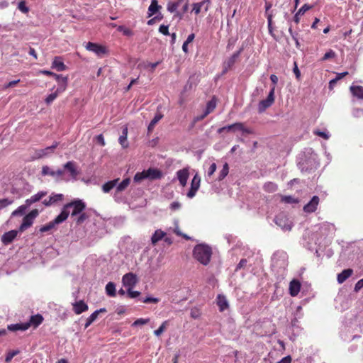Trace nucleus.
<instances>
[{
  "instance_id": "1",
  "label": "nucleus",
  "mask_w": 363,
  "mask_h": 363,
  "mask_svg": "<svg viewBox=\"0 0 363 363\" xmlns=\"http://www.w3.org/2000/svg\"><path fill=\"white\" fill-rule=\"evenodd\" d=\"M212 253L211 247L206 244L196 245L193 250L194 258L204 266L209 264Z\"/></svg>"
},
{
  "instance_id": "2",
  "label": "nucleus",
  "mask_w": 363,
  "mask_h": 363,
  "mask_svg": "<svg viewBox=\"0 0 363 363\" xmlns=\"http://www.w3.org/2000/svg\"><path fill=\"white\" fill-rule=\"evenodd\" d=\"M162 177V172L158 169L149 168L147 170H144L142 172H138L134 176L133 180L135 182H140L145 179L150 180L160 179Z\"/></svg>"
},
{
  "instance_id": "3",
  "label": "nucleus",
  "mask_w": 363,
  "mask_h": 363,
  "mask_svg": "<svg viewBox=\"0 0 363 363\" xmlns=\"http://www.w3.org/2000/svg\"><path fill=\"white\" fill-rule=\"evenodd\" d=\"M39 211L38 209L32 210L29 213L26 215L23 218V222L18 228L19 232H23L28 228H30L35 220V218L38 216Z\"/></svg>"
},
{
  "instance_id": "4",
  "label": "nucleus",
  "mask_w": 363,
  "mask_h": 363,
  "mask_svg": "<svg viewBox=\"0 0 363 363\" xmlns=\"http://www.w3.org/2000/svg\"><path fill=\"white\" fill-rule=\"evenodd\" d=\"M275 223L284 230L290 231L292 228L293 223L289 219L287 216L284 213H280L275 216Z\"/></svg>"
},
{
  "instance_id": "5",
  "label": "nucleus",
  "mask_w": 363,
  "mask_h": 363,
  "mask_svg": "<svg viewBox=\"0 0 363 363\" xmlns=\"http://www.w3.org/2000/svg\"><path fill=\"white\" fill-rule=\"evenodd\" d=\"M65 208H67V210H68V208H73L71 216H75L80 214L81 213L83 212V211L86 208V204L81 199H75V200L65 204Z\"/></svg>"
},
{
  "instance_id": "6",
  "label": "nucleus",
  "mask_w": 363,
  "mask_h": 363,
  "mask_svg": "<svg viewBox=\"0 0 363 363\" xmlns=\"http://www.w3.org/2000/svg\"><path fill=\"white\" fill-rule=\"evenodd\" d=\"M274 102V86H273L267 99L259 101L258 104V112L263 113L267 108L270 107Z\"/></svg>"
},
{
  "instance_id": "7",
  "label": "nucleus",
  "mask_w": 363,
  "mask_h": 363,
  "mask_svg": "<svg viewBox=\"0 0 363 363\" xmlns=\"http://www.w3.org/2000/svg\"><path fill=\"white\" fill-rule=\"evenodd\" d=\"M59 144L60 143L58 142L55 141L50 146H48L43 149L36 150L35 152V158L40 159L50 156L55 152V150L58 147Z\"/></svg>"
},
{
  "instance_id": "8",
  "label": "nucleus",
  "mask_w": 363,
  "mask_h": 363,
  "mask_svg": "<svg viewBox=\"0 0 363 363\" xmlns=\"http://www.w3.org/2000/svg\"><path fill=\"white\" fill-rule=\"evenodd\" d=\"M200 182L201 178L198 174H196L191 180V188L186 194L187 197L191 199L196 195V191L200 187Z\"/></svg>"
},
{
  "instance_id": "9",
  "label": "nucleus",
  "mask_w": 363,
  "mask_h": 363,
  "mask_svg": "<svg viewBox=\"0 0 363 363\" xmlns=\"http://www.w3.org/2000/svg\"><path fill=\"white\" fill-rule=\"evenodd\" d=\"M86 48L89 51L93 52L99 56L107 52L106 47L91 42H89L86 44Z\"/></svg>"
},
{
  "instance_id": "10",
  "label": "nucleus",
  "mask_w": 363,
  "mask_h": 363,
  "mask_svg": "<svg viewBox=\"0 0 363 363\" xmlns=\"http://www.w3.org/2000/svg\"><path fill=\"white\" fill-rule=\"evenodd\" d=\"M123 286L133 288L138 282L137 277L135 274L129 272L125 274L122 278Z\"/></svg>"
},
{
  "instance_id": "11",
  "label": "nucleus",
  "mask_w": 363,
  "mask_h": 363,
  "mask_svg": "<svg viewBox=\"0 0 363 363\" xmlns=\"http://www.w3.org/2000/svg\"><path fill=\"white\" fill-rule=\"evenodd\" d=\"M320 199L318 196H313L311 201L303 206V211L308 213H313L316 211Z\"/></svg>"
},
{
  "instance_id": "12",
  "label": "nucleus",
  "mask_w": 363,
  "mask_h": 363,
  "mask_svg": "<svg viewBox=\"0 0 363 363\" xmlns=\"http://www.w3.org/2000/svg\"><path fill=\"white\" fill-rule=\"evenodd\" d=\"M18 232H19L18 230H10V231H8V232H6L5 233H4L1 238L2 243L4 245H8L11 244L13 241V240L16 238Z\"/></svg>"
},
{
  "instance_id": "13",
  "label": "nucleus",
  "mask_w": 363,
  "mask_h": 363,
  "mask_svg": "<svg viewBox=\"0 0 363 363\" xmlns=\"http://www.w3.org/2000/svg\"><path fill=\"white\" fill-rule=\"evenodd\" d=\"M42 174L45 175H50L54 178H60L64 174V170L62 169H57V171H54L51 169L48 166H43L42 168Z\"/></svg>"
},
{
  "instance_id": "14",
  "label": "nucleus",
  "mask_w": 363,
  "mask_h": 363,
  "mask_svg": "<svg viewBox=\"0 0 363 363\" xmlns=\"http://www.w3.org/2000/svg\"><path fill=\"white\" fill-rule=\"evenodd\" d=\"M64 169L69 172L72 179H76L79 172L77 169L76 164L73 161H69L64 164Z\"/></svg>"
},
{
  "instance_id": "15",
  "label": "nucleus",
  "mask_w": 363,
  "mask_h": 363,
  "mask_svg": "<svg viewBox=\"0 0 363 363\" xmlns=\"http://www.w3.org/2000/svg\"><path fill=\"white\" fill-rule=\"evenodd\" d=\"M242 51V48H240L238 51L235 52L228 60H226L224 62V69L223 71V73H225L228 71V69L235 64L237 58L240 56Z\"/></svg>"
},
{
  "instance_id": "16",
  "label": "nucleus",
  "mask_w": 363,
  "mask_h": 363,
  "mask_svg": "<svg viewBox=\"0 0 363 363\" xmlns=\"http://www.w3.org/2000/svg\"><path fill=\"white\" fill-rule=\"evenodd\" d=\"M177 174L180 184L182 186H185L189 175L188 169L184 168L180 169L177 172Z\"/></svg>"
},
{
  "instance_id": "17",
  "label": "nucleus",
  "mask_w": 363,
  "mask_h": 363,
  "mask_svg": "<svg viewBox=\"0 0 363 363\" xmlns=\"http://www.w3.org/2000/svg\"><path fill=\"white\" fill-rule=\"evenodd\" d=\"M54 77L59 83L57 91H64L67 86V77H63L62 74H55Z\"/></svg>"
},
{
  "instance_id": "18",
  "label": "nucleus",
  "mask_w": 363,
  "mask_h": 363,
  "mask_svg": "<svg viewBox=\"0 0 363 363\" xmlns=\"http://www.w3.org/2000/svg\"><path fill=\"white\" fill-rule=\"evenodd\" d=\"M301 289V283L296 279H293L289 284V293L291 296L298 295Z\"/></svg>"
},
{
  "instance_id": "19",
  "label": "nucleus",
  "mask_w": 363,
  "mask_h": 363,
  "mask_svg": "<svg viewBox=\"0 0 363 363\" xmlns=\"http://www.w3.org/2000/svg\"><path fill=\"white\" fill-rule=\"evenodd\" d=\"M47 195V191H39L36 194L32 196L30 199H26L25 203L28 207H29L31 204L39 201L41 199Z\"/></svg>"
},
{
  "instance_id": "20",
  "label": "nucleus",
  "mask_w": 363,
  "mask_h": 363,
  "mask_svg": "<svg viewBox=\"0 0 363 363\" xmlns=\"http://www.w3.org/2000/svg\"><path fill=\"white\" fill-rule=\"evenodd\" d=\"M69 214V212L67 208H65V206L61 211V213L52 220L55 225H58L63 223L67 220Z\"/></svg>"
},
{
  "instance_id": "21",
  "label": "nucleus",
  "mask_w": 363,
  "mask_h": 363,
  "mask_svg": "<svg viewBox=\"0 0 363 363\" xmlns=\"http://www.w3.org/2000/svg\"><path fill=\"white\" fill-rule=\"evenodd\" d=\"M52 68L55 69L58 72H61L66 70L67 66L63 63L60 57H55L52 63Z\"/></svg>"
},
{
  "instance_id": "22",
  "label": "nucleus",
  "mask_w": 363,
  "mask_h": 363,
  "mask_svg": "<svg viewBox=\"0 0 363 363\" xmlns=\"http://www.w3.org/2000/svg\"><path fill=\"white\" fill-rule=\"evenodd\" d=\"M353 274L352 269H344L342 272L337 274V280L339 284H342Z\"/></svg>"
},
{
  "instance_id": "23",
  "label": "nucleus",
  "mask_w": 363,
  "mask_h": 363,
  "mask_svg": "<svg viewBox=\"0 0 363 363\" xmlns=\"http://www.w3.org/2000/svg\"><path fill=\"white\" fill-rule=\"evenodd\" d=\"M73 309L76 314H81L88 310V306L83 301H79L73 304Z\"/></svg>"
},
{
  "instance_id": "24",
  "label": "nucleus",
  "mask_w": 363,
  "mask_h": 363,
  "mask_svg": "<svg viewBox=\"0 0 363 363\" xmlns=\"http://www.w3.org/2000/svg\"><path fill=\"white\" fill-rule=\"evenodd\" d=\"M161 8V6L158 4L157 0H151V4L148 8L147 18L151 17L155 13L158 12Z\"/></svg>"
},
{
  "instance_id": "25",
  "label": "nucleus",
  "mask_w": 363,
  "mask_h": 363,
  "mask_svg": "<svg viewBox=\"0 0 363 363\" xmlns=\"http://www.w3.org/2000/svg\"><path fill=\"white\" fill-rule=\"evenodd\" d=\"M242 128V123H235L233 124L224 126L222 128H218V133H222L223 132H230V131H235L238 130V128Z\"/></svg>"
},
{
  "instance_id": "26",
  "label": "nucleus",
  "mask_w": 363,
  "mask_h": 363,
  "mask_svg": "<svg viewBox=\"0 0 363 363\" xmlns=\"http://www.w3.org/2000/svg\"><path fill=\"white\" fill-rule=\"evenodd\" d=\"M43 320L44 318L42 315L36 314L31 315L29 322L27 323H30V326L33 325L34 328H37L43 323Z\"/></svg>"
},
{
  "instance_id": "27",
  "label": "nucleus",
  "mask_w": 363,
  "mask_h": 363,
  "mask_svg": "<svg viewBox=\"0 0 363 363\" xmlns=\"http://www.w3.org/2000/svg\"><path fill=\"white\" fill-rule=\"evenodd\" d=\"M166 233L160 229L155 230L151 238V242L153 245H155L160 240L164 238Z\"/></svg>"
},
{
  "instance_id": "28",
  "label": "nucleus",
  "mask_w": 363,
  "mask_h": 363,
  "mask_svg": "<svg viewBox=\"0 0 363 363\" xmlns=\"http://www.w3.org/2000/svg\"><path fill=\"white\" fill-rule=\"evenodd\" d=\"M199 81V76L196 75V74L190 76L184 86V89L186 91L188 89H191L193 86H196Z\"/></svg>"
},
{
  "instance_id": "29",
  "label": "nucleus",
  "mask_w": 363,
  "mask_h": 363,
  "mask_svg": "<svg viewBox=\"0 0 363 363\" xmlns=\"http://www.w3.org/2000/svg\"><path fill=\"white\" fill-rule=\"evenodd\" d=\"M30 327V323H16L11 324L8 326V329L11 331H17V330H26Z\"/></svg>"
},
{
  "instance_id": "30",
  "label": "nucleus",
  "mask_w": 363,
  "mask_h": 363,
  "mask_svg": "<svg viewBox=\"0 0 363 363\" xmlns=\"http://www.w3.org/2000/svg\"><path fill=\"white\" fill-rule=\"evenodd\" d=\"M312 7H313V6H310V5L307 4H305L303 6H302L301 8L299 9V10L295 14V16L294 17V21L296 23H298L299 21H300L299 16L303 15L305 13V12H306L307 11L311 9Z\"/></svg>"
},
{
  "instance_id": "31",
  "label": "nucleus",
  "mask_w": 363,
  "mask_h": 363,
  "mask_svg": "<svg viewBox=\"0 0 363 363\" xmlns=\"http://www.w3.org/2000/svg\"><path fill=\"white\" fill-rule=\"evenodd\" d=\"M217 304L220 311H225L228 307V303L225 296L219 294L217 297Z\"/></svg>"
},
{
  "instance_id": "32",
  "label": "nucleus",
  "mask_w": 363,
  "mask_h": 363,
  "mask_svg": "<svg viewBox=\"0 0 363 363\" xmlns=\"http://www.w3.org/2000/svg\"><path fill=\"white\" fill-rule=\"evenodd\" d=\"M163 118V114L160 113H157L154 118H152V120L150 121L148 127H147V133H150L154 128H155V125L160 121V120H161L162 118Z\"/></svg>"
},
{
  "instance_id": "33",
  "label": "nucleus",
  "mask_w": 363,
  "mask_h": 363,
  "mask_svg": "<svg viewBox=\"0 0 363 363\" xmlns=\"http://www.w3.org/2000/svg\"><path fill=\"white\" fill-rule=\"evenodd\" d=\"M128 128L125 126L122 130V135L119 137V143L123 148L128 147V143L127 142Z\"/></svg>"
},
{
  "instance_id": "34",
  "label": "nucleus",
  "mask_w": 363,
  "mask_h": 363,
  "mask_svg": "<svg viewBox=\"0 0 363 363\" xmlns=\"http://www.w3.org/2000/svg\"><path fill=\"white\" fill-rule=\"evenodd\" d=\"M350 91L352 94L358 99H363V86H351Z\"/></svg>"
},
{
  "instance_id": "35",
  "label": "nucleus",
  "mask_w": 363,
  "mask_h": 363,
  "mask_svg": "<svg viewBox=\"0 0 363 363\" xmlns=\"http://www.w3.org/2000/svg\"><path fill=\"white\" fill-rule=\"evenodd\" d=\"M106 294L109 296L114 297L116 295V285L113 282H108L106 286Z\"/></svg>"
},
{
  "instance_id": "36",
  "label": "nucleus",
  "mask_w": 363,
  "mask_h": 363,
  "mask_svg": "<svg viewBox=\"0 0 363 363\" xmlns=\"http://www.w3.org/2000/svg\"><path fill=\"white\" fill-rule=\"evenodd\" d=\"M217 100L215 96H213L209 101H208L206 108V114H209L211 113L216 107Z\"/></svg>"
},
{
  "instance_id": "37",
  "label": "nucleus",
  "mask_w": 363,
  "mask_h": 363,
  "mask_svg": "<svg viewBox=\"0 0 363 363\" xmlns=\"http://www.w3.org/2000/svg\"><path fill=\"white\" fill-rule=\"evenodd\" d=\"M118 179L106 182L102 186V189L105 193L109 192L114 186H116Z\"/></svg>"
},
{
  "instance_id": "38",
  "label": "nucleus",
  "mask_w": 363,
  "mask_h": 363,
  "mask_svg": "<svg viewBox=\"0 0 363 363\" xmlns=\"http://www.w3.org/2000/svg\"><path fill=\"white\" fill-rule=\"evenodd\" d=\"M265 191L269 193L275 192L278 189V186L274 182H267L263 186Z\"/></svg>"
},
{
  "instance_id": "39",
  "label": "nucleus",
  "mask_w": 363,
  "mask_h": 363,
  "mask_svg": "<svg viewBox=\"0 0 363 363\" xmlns=\"http://www.w3.org/2000/svg\"><path fill=\"white\" fill-rule=\"evenodd\" d=\"M130 182V178L123 179L116 187L117 192H121L125 190Z\"/></svg>"
},
{
  "instance_id": "40",
  "label": "nucleus",
  "mask_w": 363,
  "mask_h": 363,
  "mask_svg": "<svg viewBox=\"0 0 363 363\" xmlns=\"http://www.w3.org/2000/svg\"><path fill=\"white\" fill-rule=\"evenodd\" d=\"M28 206L25 203L24 205L20 206L17 209L13 211L11 213V216H23L26 213V210L27 209Z\"/></svg>"
},
{
  "instance_id": "41",
  "label": "nucleus",
  "mask_w": 363,
  "mask_h": 363,
  "mask_svg": "<svg viewBox=\"0 0 363 363\" xmlns=\"http://www.w3.org/2000/svg\"><path fill=\"white\" fill-rule=\"evenodd\" d=\"M228 172H229V166H228V163H225L223 166V169H221V171L219 173L218 179L219 181L223 180L228 175Z\"/></svg>"
},
{
  "instance_id": "42",
  "label": "nucleus",
  "mask_w": 363,
  "mask_h": 363,
  "mask_svg": "<svg viewBox=\"0 0 363 363\" xmlns=\"http://www.w3.org/2000/svg\"><path fill=\"white\" fill-rule=\"evenodd\" d=\"M50 201L52 202V205L56 203L59 201H61L64 199V195L62 194H52V195L49 197Z\"/></svg>"
},
{
  "instance_id": "43",
  "label": "nucleus",
  "mask_w": 363,
  "mask_h": 363,
  "mask_svg": "<svg viewBox=\"0 0 363 363\" xmlns=\"http://www.w3.org/2000/svg\"><path fill=\"white\" fill-rule=\"evenodd\" d=\"M281 201L286 203H298L299 202L298 199L294 198L291 196H283Z\"/></svg>"
},
{
  "instance_id": "44",
  "label": "nucleus",
  "mask_w": 363,
  "mask_h": 363,
  "mask_svg": "<svg viewBox=\"0 0 363 363\" xmlns=\"http://www.w3.org/2000/svg\"><path fill=\"white\" fill-rule=\"evenodd\" d=\"M117 30L120 32H122L123 34L125 36H132L133 35V32L124 26H118Z\"/></svg>"
},
{
  "instance_id": "45",
  "label": "nucleus",
  "mask_w": 363,
  "mask_h": 363,
  "mask_svg": "<svg viewBox=\"0 0 363 363\" xmlns=\"http://www.w3.org/2000/svg\"><path fill=\"white\" fill-rule=\"evenodd\" d=\"M62 91H57V89L54 93H52L49 94L46 99H45V101L47 104H51L58 96L59 93H61Z\"/></svg>"
},
{
  "instance_id": "46",
  "label": "nucleus",
  "mask_w": 363,
  "mask_h": 363,
  "mask_svg": "<svg viewBox=\"0 0 363 363\" xmlns=\"http://www.w3.org/2000/svg\"><path fill=\"white\" fill-rule=\"evenodd\" d=\"M167 325H168V321L165 320L162 323V325L160 326V328L158 329H157L156 330L154 331V334L156 336L161 335L163 333V332L165 330Z\"/></svg>"
},
{
  "instance_id": "47",
  "label": "nucleus",
  "mask_w": 363,
  "mask_h": 363,
  "mask_svg": "<svg viewBox=\"0 0 363 363\" xmlns=\"http://www.w3.org/2000/svg\"><path fill=\"white\" fill-rule=\"evenodd\" d=\"M19 353H20V351L18 350H12V351L9 352L6 356L5 362L6 363H9L11 361V359H13V357H15L16 355L18 354Z\"/></svg>"
},
{
  "instance_id": "48",
  "label": "nucleus",
  "mask_w": 363,
  "mask_h": 363,
  "mask_svg": "<svg viewBox=\"0 0 363 363\" xmlns=\"http://www.w3.org/2000/svg\"><path fill=\"white\" fill-rule=\"evenodd\" d=\"M179 7L178 2H169L167 4V11L170 13H175Z\"/></svg>"
},
{
  "instance_id": "49",
  "label": "nucleus",
  "mask_w": 363,
  "mask_h": 363,
  "mask_svg": "<svg viewBox=\"0 0 363 363\" xmlns=\"http://www.w3.org/2000/svg\"><path fill=\"white\" fill-rule=\"evenodd\" d=\"M55 226V223H53V221H51V222L47 223L46 225L42 226L40 228V232H41V233L48 232V231L50 230L51 229H52Z\"/></svg>"
},
{
  "instance_id": "50",
  "label": "nucleus",
  "mask_w": 363,
  "mask_h": 363,
  "mask_svg": "<svg viewBox=\"0 0 363 363\" xmlns=\"http://www.w3.org/2000/svg\"><path fill=\"white\" fill-rule=\"evenodd\" d=\"M97 315L96 313H93L91 315L86 319V322L85 323L84 328H87L96 318Z\"/></svg>"
},
{
  "instance_id": "51",
  "label": "nucleus",
  "mask_w": 363,
  "mask_h": 363,
  "mask_svg": "<svg viewBox=\"0 0 363 363\" xmlns=\"http://www.w3.org/2000/svg\"><path fill=\"white\" fill-rule=\"evenodd\" d=\"M150 322L149 318H139L134 321V323L132 324V326H138V325H143L148 323Z\"/></svg>"
},
{
  "instance_id": "52",
  "label": "nucleus",
  "mask_w": 363,
  "mask_h": 363,
  "mask_svg": "<svg viewBox=\"0 0 363 363\" xmlns=\"http://www.w3.org/2000/svg\"><path fill=\"white\" fill-rule=\"evenodd\" d=\"M13 203V200H9V199H0V210L6 208L9 205Z\"/></svg>"
},
{
  "instance_id": "53",
  "label": "nucleus",
  "mask_w": 363,
  "mask_h": 363,
  "mask_svg": "<svg viewBox=\"0 0 363 363\" xmlns=\"http://www.w3.org/2000/svg\"><path fill=\"white\" fill-rule=\"evenodd\" d=\"M163 18V15L160 13L157 16H155L154 18L150 19L147 21V25L152 26L153 25L156 21H161Z\"/></svg>"
},
{
  "instance_id": "54",
  "label": "nucleus",
  "mask_w": 363,
  "mask_h": 363,
  "mask_svg": "<svg viewBox=\"0 0 363 363\" xmlns=\"http://www.w3.org/2000/svg\"><path fill=\"white\" fill-rule=\"evenodd\" d=\"M18 9L24 13L28 12L29 9L26 6L25 1H21L18 4Z\"/></svg>"
},
{
  "instance_id": "55",
  "label": "nucleus",
  "mask_w": 363,
  "mask_h": 363,
  "mask_svg": "<svg viewBox=\"0 0 363 363\" xmlns=\"http://www.w3.org/2000/svg\"><path fill=\"white\" fill-rule=\"evenodd\" d=\"M128 296L131 298H134L140 296V292L138 291H133L132 288H128L127 291Z\"/></svg>"
},
{
  "instance_id": "56",
  "label": "nucleus",
  "mask_w": 363,
  "mask_h": 363,
  "mask_svg": "<svg viewBox=\"0 0 363 363\" xmlns=\"http://www.w3.org/2000/svg\"><path fill=\"white\" fill-rule=\"evenodd\" d=\"M335 57V52L332 50H330L329 51H328L325 55L322 58V60L323 61H325L328 59H330V58H334Z\"/></svg>"
},
{
  "instance_id": "57",
  "label": "nucleus",
  "mask_w": 363,
  "mask_h": 363,
  "mask_svg": "<svg viewBox=\"0 0 363 363\" xmlns=\"http://www.w3.org/2000/svg\"><path fill=\"white\" fill-rule=\"evenodd\" d=\"M89 218L88 215L85 213H81L77 219V224H82Z\"/></svg>"
},
{
  "instance_id": "58",
  "label": "nucleus",
  "mask_w": 363,
  "mask_h": 363,
  "mask_svg": "<svg viewBox=\"0 0 363 363\" xmlns=\"http://www.w3.org/2000/svg\"><path fill=\"white\" fill-rule=\"evenodd\" d=\"M203 5V2L194 3L193 4V11H194L196 14H199L201 12V9Z\"/></svg>"
},
{
  "instance_id": "59",
  "label": "nucleus",
  "mask_w": 363,
  "mask_h": 363,
  "mask_svg": "<svg viewBox=\"0 0 363 363\" xmlns=\"http://www.w3.org/2000/svg\"><path fill=\"white\" fill-rule=\"evenodd\" d=\"M159 31L164 35H170L169 33V26L161 25L159 28Z\"/></svg>"
},
{
  "instance_id": "60",
  "label": "nucleus",
  "mask_w": 363,
  "mask_h": 363,
  "mask_svg": "<svg viewBox=\"0 0 363 363\" xmlns=\"http://www.w3.org/2000/svg\"><path fill=\"white\" fill-rule=\"evenodd\" d=\"M314 134L318 135V136H320L325 140L328 139L329 138V135L325 133V132H323V131H321L320 130H314Z\"/></svg>"
},
{
  "instance_id": "61",
  "label": "nucleus",
  "mask_w": 363,
  "mask_h": 363,
  "mask_svg": "<svg viewBox=\"0 0 363 363\" xmlns=\"http://www.w3.org/2000/svg\"><path fill=\"white\" fill-rule=\"evenodd\" d=\"M293 71H294V73L296 75V78L299 80L300 78H301V72L298 67V65L296 64V62H294V67L293 69Z\"/></svg>"
},
{
  "instance_id": "62",
  "label": "nucleus",
  "mask_w": 363,
  "mask_h": 363,
  "mask_svg": "<svg viewBox=\"0 0 363 363\" xmlns=\"http://www.w3.org/2000/svg\"><path fill=\"white\" fill-rule=\"evenodd\" d=\"M362 288H363V279L359 280L355 286H354V291L355 292H357L359 291Z\"/></svg>"
},
{
  "instance_id": "63",
  "label": "nucleus",
  "mask_w": 363,
  "mask_h": 363,
  "mask_svg": "<svg viewBox=\"0 0 363 363\" xmlns=\"http://www.w3.org/2000/svg\"><path fill=\"white\" fill-rule=\"evenodd\" d=\"M19 82H20V79L11 81L8 84H6L4 86V89H8V88H10V87H13L15 85H16Z\"/></svg>"
},
{
  "instance_id": "64",
  "label": "nucleus",
  "mask_w": 363,
  "mask_h": 363,
  "mask_svg": "<svg viewBox=\"0 0 363 363\" xmlns=\"http://www.w3.org/2000/svg\"><path fill=\"white\" fill-rule=\"evenodd\" d=\"M247 261L246 259H242L237 265L235 270L238 271L241 268L244 267L247 264Z\"/></svg>"
}]
</instances>
